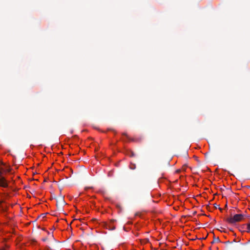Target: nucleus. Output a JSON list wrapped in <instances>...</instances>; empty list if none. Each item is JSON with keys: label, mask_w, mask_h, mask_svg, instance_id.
Segmentation results:
<instances>
[{"label": "nucleus", "mask_w": 250, "mask_h": 250, "mask_svg": "<svg viewBox=\"0 0 250 250\" xmlns=\"http://www.w3.org/2000/svg\"><path fill=\"white\" fill-rule=\"evenodd\" d=\"M246 216V215L245 214H236L233 216L228 218L226 221L230 224H233L244 220Z\"/></svg>", "instance_id": "nucleus-1"}, {"label": "nucleus", "mask_w": 250, "mask_h": 250, "mask_svg": "<svg viewBox=\"0 0 250 250\" xmlns=\"http://www.w3.org/2000/svg\"><path fill=\"white\" fill-rule=\"evenodd\" d=\"M65 205L64 197L61 195L59 196L56 200L57 207L60 206V210H62V207Z\"/></svg>", "instance_id": "nucleus-2"}, {"label": "nucleus", "mask_w": 250, "mask_h": 250, "mask_svg": "<svg viewBox=\"0 0 250 250\" xmlns=\"http://www.w3.org/2000/svg\"><path fill=\"white\" fill-rule=\"evenodd\" d=\"M0 187L2 188L8 187V183L4 177L2 176V172L0 170Z\"/></svg>", "instance_id": "nucleus-3"}, {"label": "nucleus", "mask_w": 250, "mask_h": 250, "mask_svg": "<svg viewBox=\"0 0 250 250\" xmlns=\"http://www.w3.org/2000/svg\"><path fill=\"white\" fill-rule=\"evenodd\" d=\"M217 242H220V240L219 237H215L214 236L213 240L211 242V244H213L214 243H217Z\"/></svg>", "instance_id": "nucleus-4"}, {"label": "nucleus", "mask_w": 250, "mask_h": 250, "mask_svg": "<svg viewBox=\"0 0 250 250\" xmlns=\"http://www.w3.org/2000/svg\"><path fill=\"white\" fill-rule=\"evenodd\" d=\"M214 207L215 208H219V209L220 210V211H222V208H220L219 207V206L216 204H214Z\"/></svg>", "instance_id": "nucleus-5"}, {"label": "nucleus", "mask_w": 250, "mask_h": 250, "mask_svg": "<svg viewBox=\"0 0 250 250\" xmlns=\"http://www.w3.org/2000/svg\"><path fill=\"white\" fill-rule=\"evenodd\" d=\"M247 229L248 230H247V232H249L250 231V224H247Z\"/></svg>", "instance_id": "nucleus-6"}, {"label": "nucleus", "mask_w": 250, "mask_h": 250, "mask_svg": "<svg viewBox=\"0 0 250 250\" xmlns=\"http://www.w3.org/2000/svg\"><path fill=\"white\" fill-rule=\"evenodd\" d=\"M130 168L132 169H134L135 168V165L134 164H131L130 166Z\"/></svg>", "instance_id": "nucleus-7"}, {"label": "nucleus", "mask_w": 250, "mask_h": 250, "mask_svg": "<svg viewBox=\"0 0 250 250\" xmlns=\"http://www.w3.org/2000/svg\"><path fill=\"white\" fill-rule=\"evenodd\" d=\"M129 155V156H130V157H133L135 156V154L132 151L130 152V153Z\"/></svg>", "instance_id": "nucleus-8"}, {"label": "nucleus", "mask_w": 250, "mask_h": 250, "mask_svg": "<svg viewBox=\"0 0 250 250\" xmlns=\"http://www.w3.org/2000/svg\"><path fill=\"white\" fill-rule=\"evenodd\" d=\"M224 243L225 244L227 245L228 244H231V243H232V242H230L229 241H228L225 242Z\"/></svg>", "instance_id": "nucleus-9"}, {"label": "nucleus", "mask_w": 250, "mask_h": 250, "mask_svg": "<svg viewBox=\"0 0 250 250\" xmlns=\"http://www.w3.org/2000/svg\"><path fill=\"white\" fill-rule=\"evenodd\" d=\"M207 237V236H206L205 237H203V238H200V240H202V239H206Z\"/></svg>", "instance_id": "nucleus-10"}, {"label": "nucleus", "mask_w": 250, "mask_h": 250, "mask_svg": "<svg viewBox=\"0 0 250 250\" xmlns=\"http://www.w3.org/2000/svg\"><path fill=\"white\" fill-rule=\"evenodd\" d=\"M46 240H47V238H43V239H42V240L43 241H46Z\"/></svg>", "instance_id": "nucleus-11"}, {"label": "nucleus", "mask_w": 250, "mask_h": 250, "mask_svg": "<svg viewBox=\"0 0 250 250\" xmlns=\"http://www.w3.org/2000/svg\"><path fill=\"white\" fill-rule=\"evenodd\" d=\"M58 209L60 211H62V210H60V206H59V207H57Z\"/></svg>", "instance_id": "nucleus-12"}, {"label": "nucleus", "mask_w": 250, "mask_h": 250, "mask_svg": "<svg viewBox=\"0 0 250 250\" xmlns=\"http://www.w3.org/2000/svg\"><path fill=\"white\" fill-rule=\"evenodd\" d=\"M123 135H125V136H127V135H126V134L125 133H123Z\"/></svg>", "instance_id": "nucleus-13"}, {"label": "nucleus", "mask_w": 250, "mask_h": 250, "mask_svg": "<svg viewBox=\"0 0 250 250\" xmlns=\"http://www.w3.org/2000/svg\"><path fill=\"white\" fill-rule=\"evenodd\" d=\"M227 207H228L227 204H226V205H225V208H227Z\"/></svg>", "instance_id": "nucleus-14"}, {"label": "nucleus", "mask_w": 250, "mask_h": 250, "mask_svg": "<svg viewBox=\"0 0 250 250\" xmlns=\"http://www.w3.org/2000/svg\"><path fill=\"white\" fill-rule=\"evenodd\" d=\"M246 217H248V218H250V216H247V215H246Z\"/></svg>", "instance_id": "nucleus-15"}]
</instances>
